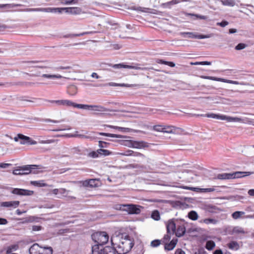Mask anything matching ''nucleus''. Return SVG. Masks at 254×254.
I'll return each mask as SVG.
<instances>
[{
	"mask_svg": "<svg viewBox=\"0 0 254 254\" xmlns=\"http://www.w3.org/2000/svg\"><path fill=\"white\" fill-rule=\"evenodd\" d=\"M199 223H205L206 224H216L217 223H218V220H216V219H213V218H206V219H201L200 220H199Z\"/></svg>",
	"mask_w": 254,
	"mask_h": 254,
	"instance_id": "nucleus-27",
	"label": "nucleus"
},
{
	"mask_svg": "<svg viewBox=\"0 0 254 254\" xmlns=\"http://www.w3.org/2000/svg\"><path fill=\"white\" fill-rule=\"evenodd\" d=\"M71 67L69 66H61L57 67L56 69L60 70V69H71Z\"/></svg>",
	"mask_w": 254,
	"mask_h": 254,
	"instance_id": "nucleus-52",
	"label": "nucleus"
},
{
	"mask_svg": "<svg viewBox=\"0 0 254 254\" xmlns=\"http://www.w3.org/2000/svg\"><path fill=\"white\" fill-rule=\"evenodd\" d=\"M82 106H83V107L80 108V109H91L97 112H106L108 111V110L102 106L99 105H83L82 104Z\"/></svg>",
	"mask_w": 254,
	"mask_h": 254,
	"instance_id": "nucleus-15",
	"label": "nucleus"
},
{
	"mask_svg": "<svg viewBox=\"0 0 254 254\" xmlns=\"http://www.w3.org/2000/svg\"><path fill=\"white\" fill-rule=\"evenodd\" d=\"M112 67L114 68H125L135 69H140V68L139 67L132 66V65H126V64H115L113 65Z\"/></svg>",
	"mask_w": 254,
	"mask_h": 254,
	"instance_id": "nucleus-22",
	"label": "nucleus"
},
{
	"mask_svg": "<svg viewBox=\"0 0 254 254\" xmlns=\"http://www.w3.org/2000/svg\"><path fill=\"white\" fill-rule=\"evenodd\" d=\"M67 190H65V189L61 188L59 189V193L64 194L66 192H67Z\"/></svg>",
	"mask_w": 254,
	"mask_h": 254,
	"instance_id": "nucleus-56",
	"label": "nucleus"
},
{
	"mask_svg": "<svg viewBox=\"0 0 254 254\" xmlns=\"http://www.w3.org/2000/svg\"><path fill=\"white\" fill-rule=\"evenodd\" d=\"M175 254H186V253L182 249H178L176 251Z\"/></svg>",
	"mask_w": 254,
	"mask_h": 254,
	"instance_id": "nucleus-55",
	"label": "nucleus"
},
{
	"mask_svg": "<svg viewBox=\"0 0 254 254\" xmlns=\"http://www.w3.org/2000/svg\"><path fill=\"white\" fill-rule=\"evenodd\" d=\"M77 92V88L74 86H71L68 88L67 93L70 95L73 96Z\"/></svg>",
	"mask_w": 254,
	"mask_h": 254,
	"instance_id": "nucleus-36",
	"label": "nucleus"
},
{
	"mask_svg": "<svg viewBox=\"0 0 254 254\" xmlns=\"http://www.w3.org/2000/svg\"><path fill=\"white\" fill-rule=\"evenodd\" d=\"M8 28H9L8 26L6 25L0 23V32L3 31Z\"/></svg>",
	"mask_w": 254,
	"mask_h": 254,
	"instance_id": "nucleus-48",
	"label": "nucleus"
},
{
	"mask_svg": "<svg viewBox=\"0 0 254 254\" xmlns=\"http://www.w3.org/2000/svg\"><path fill=\"white\" fill-rule=\"evenodd\" d=\"M34 220V216H31L26 218V220L25 221L27 222H33Z\"/></svg>",
	"mask_w": 254,
	"mask_h": 254,
	"instance_id": "nucleus-54",
	"label": "nucleus"
},
{
	"mask_svg": "<svg viewBox=\"0 0 254 254\" xmlns=\"http://www.w3.org/2000/svg\"><path fill=\"white\" fill-rule=\"evenodd\" d=\"M213 254H223V253L221 250H217L214 252Z\"/></svg>",
	"mask_w": 254,
	"mask_h": 254,
	"instance_id": "nucleus-63",
	"label": "nucleus"
},
{
	"mask_svg": "<svg viewBox=\"0 0 254 254\" xmlns=\"http://www.w3.org/2000/svg\"><path fill=\"white\" fill-rule=\"evenodd\" d=\"M224 231L227 234H234L238 232V228L237 227L228 226L225 228Z\"/></svg>",
	"mask_w": 254,
	"mask_h": 254,
	"instance_id": "nucleus-23",
	"label": "nucleus"
},
{
	"mask_svg": "<svg viewBox=\"0 0 254 254\" xmlns=\"http://www.w3.org/2000/svg\"><path fill=\"white\" fill-rule=\"evenodd\" d=\"M166 227L167 233L172 234L173 235L175 233L176 226V224L173 220H170L168 221L166 225Z\"/></svg>",
	"mask_w": 254,
	"mask_h": 254,
	"instance_id": "nucleus-19",
	"label": "nucleus"
},
{
	"mask_svg": "<svg viewBox=\"0 0 254 254\" xmlns=\"http://www.w3.org/2000/svg\"><path fill=\"white\" fill-rule=\"evenodd\" d=\"M19 201H10L2 202L1 204V206L5 207H12L15 208L19 205Z\"/></svg>",
	"mask_w": 254,
	"mask_h": 254,
	"instance_id": "nucleus-21",
	"label": "nucleus"
},
{
	"mask_svg": "<svg viewBox=\"0 0 254 254\" xmlns=\"http://www.w3.org/2000/svg\"><path fill=\"white\" fill-rule=\"evenodd\" d=\"M103 126L104 127H108V128H112V129H115L116 130H118V131H120L122 132H142V131L139 130H134V129H131L130 128H128V127H121L110 125H103Z\"/></svg>",
	"mask_w": 254,
	"mask_h": 254,
	"instance_id": "nucleus-8",
	"label": "nucleus"
},
{
	"mask_svg": "<svg viewBox=\"0 0 254 254\" xmlns=\"http://www.w3.org/2000/svg\"><path fill=\"white\" fill-rule=\"evenodd\" d=\"M127 145V144H126ZM127 146L135 148H142L148 147L146 144H127Z\"/></svg>",
	"mask_w": 254,
	"mask_h": 254,
	"instance_id": "nucleus-33",
	"label": "nucleus"
},
{
	"mask_svg": "<svg viewBox=\"0 0 254 254\" xmlns=\"http://www.w3.org/2000/svg\"><path fill=\"white\" fill-rule=\"evenodd\" d=\"M111 154V152L108 150L99 149L96 151H92L88 153V156L96 158L99 157L101 155H104L105 156L109 155Z\"/></svg>",
	"mask_w": 254,
	"mask_h": 254,
	"instance_id": "nucleus-10",
	"label": "nucleus"
},
{
	"mask_svg": "<svg viewBox=\"0 0 254 254\" xmlns=\"http://www.w3.org/2000/svg\"><path fill=\"white\" fill-rule=\"evenodd\" d=\"M36 165H28L19 167V169L13 170V174L16 175H22L29 174L34 169Z\"/></svg>",
	"mask_w": 254,
	"mask_h": 254,
	"instance_id": "nucleus-6",
	"label": "nucleus"
},
{
	"mask_svg": "<svg viewBox=\"0 0 254 254\" xmlns=\"http://www.w3.org/2000/svg\"><path fill=\"white\" fill-rule=\"evenodd\" d=\"M232 216L235 219H238V211H235L234 213H233L232 214Z\"/></svg>",
	"mask_w": 254,
	"mask_h": 254,
	"instance_id": "nucleus-59",
	"label": "nucleus"
},
{
	"mask_svg": "<svg viewBox=\"0 0 254 254\" xmlns=\"http://www.w3.org/2000/svg\"><path fill=\"white\" fill-rule=\"evenodd\" d=\"M228 247L232 250H237L238 249V244L236 242H231L227 244Z\"/></svg>",
	"mask_w": 254,
	"mask_h": 254,
	"instance_id": "nucleus-35",
	"label": "nucleus"
},
{
	"mask_svg": "<svg viewBox=\"0 0 254 254\" xmlns=\"http://www.w3.org/2000/svg\"><path fill=\"white\" fill-rule=\"evenodd\" d=\"M125 205H126V204H117L114 205V208L118 210L125 211Z\"/></svg>",
	"mask_w": 254,
	"mask_h": 254,
	"instance_id": "nucleus-39",
	"label": "nucleus"
},
{
	"mask_svg": "<svg viewBox=\"0 0 254 254\" xmlns=\"http://www.w3.org/2000/svg\"><path fill=\"white\" fill-rule=\"evenodd\" d=\"M20 139L23 141V143H37L36 141L32 140L28 136H25L22 134L19 133L16 136L14 137V140L16 142Z\"/></svg>",
	"mask_w": 254,
	"mask_h": 254,
	"instance_id": "nucleus-16",
	"label": "nucleus"
},
{
	"mask_svg": "<svg viewBox=\"0 0 254 254\" xmlns=\"http://www.w3.org/2000/svg\"><path fill=\"white\" fill-rule=\"evenodd\" d=\"M109 85L112 86H121L125 87H140L142 86L141 85L139 84L116 83L114 82H111L109 83Z\"/></svg>",
	"mask_w": 254,
	"mask_h": 254,
	"instance_id": "nucleus-20",
	"label": "nucleus"
},
{
	"mask_svg": "<svg viewBox=\"0 0 254 254\" xmlns=\"http://www.w3.org/2000/svg\"><path fill=\"white\" fill-rule=\"evenodd\" d=\"M156 62L158 64L167 65L170 67H174L175 64L172 62H167L161 59H157Z\"/></svg>",
	"mask_w": 254,
	"mask_h": 254,
	"instance_id": "nucleus-29",
	"label": "nucleus"
},
{
	"mask_svg": "<svg viewBox=\"0 0 254 254\" xmlns=\"http://www.w3.org/2000/svg\"><path fill=\"white\" fill-rule=\"evenodd\" d=\"M26 211H21L19 209H17L16 211V213L18 215H20L22 214L25 213Z\"/></svg>",
	"mask_w": 254,
	"mask_h": 254,
	"instance_id": "nucleus-62",
	"label": "nucleus"
},
{
	"mask_svg": "<svg viewBox=\"0 0 254 254\" xmlns=\"http://www.w3.org/2000/svg\"><path fill=\"white\" fill-rule=\"evenodd\" d=\"M188 217L190 219L195 221L198 219V216L196 211L192 210L188 213Z\"/></svg>",
	"mask_w": 254,
	"mask_h": 254,
	"instance_id": "nucleus-30",
	"label": "nucleus"
},
{
	"mask_svg": "<svg viewBox=\"0 0 254 254\" xmlns=\"http://www.w3.org/2000/svg\"><path fill=\"white\" fill-rule=\"evenodd\" d=\"M176 235L178 237H181L183 236L186 232V228L184 225H180L178 226L176 232Z\"/></svg>",
	"mask_w": 254,
	"mask_h": 254,
	"instance_id": "nucleus-25",
	"label": "nucleus"
},
{
	"mask_svg": "<svg viewBox=\"0 0 254 254\" xmlns=\"http://www.w3.org/2000/svg\"><path fill=\"white\" fill-rule=\"evenodd\" d=\"M78 0H61V3L64 4H69L72 3H77Z\"/></svg>",
	"mask_w": 254,
	"mask_h": 254,
	"instance_id": "nucleus-41",
	"label": "nucleus"
},
{
	"mask_svg": "<svg viewBox=\"0 0 254 254\" xmlns=\"http://www.w3.org/2000/svg\"><path fill=\"white\" fill-rule=\"evenodd\" d=\"M81 184L85 188H96L99 186V181L98 179H91L81 181Z\"/></svg>",
	"mask_w": 254,
	"mask_h": 254,
	"instance_id": "nucleus-11",
	"label": "nucleus"
},
{
	"mask_svg": "<svg viewBox=\"0 0 254 254\" xmlns=\"http://www.w3.org/2000/svg\"><path fill=\"white\" fill-rule=\"evenodd\" d=\"M151 217L152 219H153L155 220L158 221L160 220V216L159 212L157 210L153 211Z\"/></svg>",
	"mask_w": 254,
	"mask_h": 254,
	"instance_id": "nucleus-34",
	"label": "nucleus"
},
{
	"mask_svg": "<svg viewBox=\"0 0 254 254\" xmlns=\"http://www.w3.org/2000/svg\"><path fill=\"white\" fill-rule=\"evenodd\" d=\"M202 191L203 192H211L215 190L214 188H206V189H202Z\"/></svg>",
	"mask_w": 254,
	"mask_h": 254,
	"instance_id": "nucleus-49",
	"label": "nucleus"
},
{
	"mask_svg": "<svg viewBox=\"0 0 254 254\" xmlns=\"http://www.w3.org/2000/svg\"><path fill=\"white\" fill-rule=\"evenodd\" d=\"M52 103H56L59 105H63L67 107H73L74 108H82L83 106L82 104H78L75 103H74L68 100H51L49 101Z\"/></svg>",
	"mask_w": 254,
	"mask_h": 254,
	"instance_id": "nucleus-7",
	"label": "nucleus"
},
{
	"mask_svg": "<svg viewBox=\"0 0 254 254\" xmlns=\"http://www.w3.org/2000/svg\"><path fill=\"white\" fill-rule=\"evenodd\" d=\"M42 229L41 226H33L32 227V230L34 231H38L41 230Z\"/></svg>",
	"mask_w": 254,
	"mask_h": 254,
	"instance_id": "nucleus-51",
	"label": "nucleus"
},
{
	"mask_svg": "<svg viewBox=\"0 0 254 254\" xmlns=\"http://www.w3.org/2000/svg\"><path fill=\"white\" fill-rule=\"evenodd\" d=\"M237 175H238V172H236L234 173H224L218 174L217 178L219 180L232 179L238 178Z\"/></svg>",
	"mask_w": 254,
	"mask_h": 254,
	"instance_id": "nucleus-14",
	"label": "nucleus"
},
{
	"mask_svg": "<svg viewBox=\"0 0 254 254\" xmlns=\"http://www.w3.org/2000/svg\"><path fill=\"white\" fill-rule=\"evenodd\" d=\"M177 242V239H173L169 243H166L164 247L165 250L167 251L172 250L175 247Z\"/></svg>",
	"mask_w": 254,
	"mask_h": 254,
	"instance_id": "nucleus-24",
	"label": "nucleus"
},
{
	"mask_svg": "<svg viewBox=\"0 0 254 254\" xmlns=\"http://www.w3.org/2000/svg\"><path fill=\"white\" fill-rule=\"evenodd\" d=\"M92 239L95 243L94 245L102 248L103 245L108 242L109 236L106 232H97L92 235Z\"/></svg>",
	"mask_w": 254,
	"mask_h": 254,
	"instance_id": "nucleus-3",
	"label": "nucleus"
},
{
	"mask_svg": "<svg viewBox=\"0 0 254 254\" xmlns=\"http://www.w3.org/2000/svg\"><path fill=\"white\" fill-rule=\"evenodd\" d=\"M172 234H168L167 233L166 235H165L164 236L163 238V241L164 243H166L167 242L169 241L171 239V235Z\"/></svg>",
	"mask_w": 254,
	"mask_h": 254,
	"instance_id": "nucleus-45",
	"label": "nucleus"
},
{
	"mask_svg": "<svg viewBox=\"0 0 254 254\" xmlns=\"http://www.w3.org/2000/svg\"><path fill=\"white\" fill-rule=\"evenodd\" d=\"M19 248L17 244L12 245L7 247L6 254L12 253L13 252L16 251Z\"/></svg>",
	"mask_w": 254,
	"mask_h": 254,
	"instance_id": "nucleus-28",
	"label": "nucleus"
},
{
	"mask_svg": "<svg viewBox=\"0 0 254 254\" xmlns=\"http://www.w3.org/2000/svg\"><path fill=\"white\" fill-rule=\"evenodd\" d=\"M61 9L62 11L64 10L66 13L74 15L80 14L82 12L81 8L78 7H64Z\"/></svg>",
	"mask_w": 254,
	"mask_h": 254,
	"instance_id": "nucleus-17",
	"label": "nucleus"
},
{
	"mask_svg": "<svg viewBox=\"0 0 254 254\" xmlns=\"http://www.w3.org/2000/svg\"><path fill=\"white\" fill-rule=\"evenodd\" d=\"M247 45L243 43H239V50H242L246 48Z\"/></svg>",
	"mask_w": 254,
	"mask_h": 254,
	"instance_id": "nucleus-60",
	"label": "nucleus"
},
{
	"mask_svg": "<svg viewBox=\"0 0 254 254\" xmlns=\"http://www.w3.org/2000/svg\"><path fill=\"white\" fill-rule=\"evenodd\" d=\"M215 247V244L213 241L210 240L206 242L205 248L208 251L212 250Z\"/></svg>",
	"mask_w": 254,
	"mask_h": 254,
	"instance_id": "nucleus-31",
	"label": "nucleus"
},
{
	"mask_svg": "<svg viewBox=\"0 0 254 254\" xmlns=\"http://www.w3.org/2000/svg\"><path fill=\"white\" fill-rule=\"evenodd\" d=\"M62 121H57V120H51V119H46V122H52V123H59L61 122H62Z\"/></svg>",
	"mask_w": 254,
	"mask_h": 254,
	"instance_id": "nucleus-57",
	"label": "nucleus"
},
{
	"mask_svg": "<svg viewBox=\"0 0 254 254\" xmlns=\"http://www.w3.org/2000/svg\"><path fill=\"white\" fill-rule=\"evenodd\" d=\"M204 78L205 79H211V80H213L220 81V79H219V78L217 79V78H216L215 77L205 76Z\"/></svg>",
	"mask_w": 254,
	"mask_h": 254,
	"instance_id": "nucleus-53",
	"label": "nucleus"
},
{
	"mask_svg": "<svg viewBox=\"0 0 254 254\" xmlns=\"http://www.w3.org/2000/svg\"><path fill=\"white\" fill-rule=\"evenodd\" d=\"M42 77L48 78H61L62 77L61 75H51L48 74H43Z\"/></svg>",
	"mask_w": 254,
	"mask_h": 254,
	"instance_id": "nucleus-37",
	"label": "nucleus"
},
{
	"mask_svg": "<svg viewBox=\"0 0 254 254\" xmlns=\"http://www.w3.org/2000/svg\"><path fill=\"white\" fill-rule=\"evenodd\" d=\"M8 221L6 219L0 218V225H6Z\"/></svg>",
	"mask_w": 254,
	"mask_h": 254,
	"instance_id": "nucleus-50",
	"label": "nucleus"
},
{
	"mask_svg": "<svg viewBox=\"0 0 254 254\" xmlns=\"http://www.w3.org/2000/svg\"><path fill=\"white\" fill-rule=\"evenodd\" d=\"M125 211L127 212L128 214H139L141 212V206L133 204H126L125 206Z\"/></svg>",
	"mask_w": 254,
	"mask_h": 254,
	"instance_id": "nucleus-9",
	"label": "nucleus"
},
{
	"mask_svg": "<svg viewBox=\"0 0 254 254\" xmlns=\"http://www.w3.org/2000/svg\"><path fill=\"white\" fill-rule=\"evenodd\" d=\"M133 153V151L132 150H128L126 153H124L125 155H131Z\"/></svg>",
	"mask_w": 254,
	"mask_h": 254,
	"instance_id": "nucleus-64",
	"label": "nucleus"
},
{
	"mask_svg": "<svg viewBox=\"0 0 254 254\" xmlns=\"http://www.w3.org/2000/svg\"><path fill=\"white\" fill-rule=\"evenodd\" d=\"M200 116L211 118L213 119H217L221 120H227L229 122L234 120V119L232 118L228 117L224 115H217L214 113L206 114L205 115H201Z\"/></svg>",
	"mask_w": 254,
	"mask_h": 254,
	"instance_id": "nucleus-12",
	"label": "nucleus"
},
{
	"mask_svg": "<svg viewBox=\"0 0 254 254\" xmlns=\"http://www.w3.org/2000/svg\"><path fill=\"white\" fill-rule=\"evenodd\" d=\"M11 165V164H9V163H0V168H6L7 167H8Z\"/></svg>",
	"mask_w": 254,
	"mask_h": 254,
	"instance_id": "nucleus-46",
	"label": "nucleus"
},
{
	"mask_svg": "<svg viewBox=\"0 0 254 254\" xmlns=\"http://www.w3.org/2000/svg\"><path fill=\"white\" fill-rule=\"evenodd\" d=\"M192 254H208L203 248H200L194 251Z\"/></svg>",
	"mask_w": 254,
	"mask_h": 254,
	"instance_id": "nucleus-38",
	"label": "nucleus"
},
{
	"mask_svg": "<svg viewBox=\"0 0 254 254\" xmlns=\"http://www.w3.org/2000/svg\"><path fill=\"white\" fill-rule=\"evenodd\" d=\"M28 11H42L47 12H62L61 8H30L27 10Z\"/></svg>",
	"mask_w": 254,
	"mask_h": 254,
	"instance_id": "nucleus-18",
	"label": "nucleus"
},
{
	"mask_svg": "<svg viewBox=\"0 0 254 254\" xmlns=\"http://www.w3.org/2000/svg\"><path fill=\"white\" fill-rule=\"evenodd\" d=\"M96 133L98 134L99 135H101L112 137H116V138H127V137L126 136H123V135H118V134H112V133H105V132H97Z\"/></svg>",
	"mask_w": 254,
	"mask_h": 254,
	"instance_id": "nucleus-26",
	"label": "nucleus"
},
{
	"mask_svg": "<svg viewBox=\"0 0 254 254\" xmlns=\"http://www.w3.org/2000/svg\"><path fill=\"white\" fill-rule=\"evenodd\" d=\"M190 64L191 65H210V62H195V63H191Z\"/></svg>",
	"mask_w": 254,
	"mask_h": 254,
	"instance_id": "nucleus-44",
	"label": "nucleus"
},
{
	"mask_svg": "<svg viewBox=\"0 0 254 254\" xmlns=\"http://www.w3.org/2000/svg\"><path fill=\"white\" fill-rule=\"evenodd\" d=\"M248 194L251 196H254V189H251L248 191Z\"/></svg>",
	"mask_w": 254,
	"mask_h": 254,
	"instance_id": "nucleus-61",
	"label": "nucleus"
},
{
	"mask_svg": "<svg viewBox=\"0 0 254 254\" xmlns=\"http://www.w3.org/2000/svg\"><path fill=\"white\" fill-rule=\"evenodd\" d=\"M30 254H52L53 249L51 247H42L38 244H33L29 250Z\"/></svg>",
	"mask_w": 254,
	"mask_h": 254,
	"instance_id": "nucleus-4",
	"label": "nucleus"
},
{
	"mask_svg": "<svg viewBox=\"0 0 254 254\" xmlns=\"http://www.w3.org/2000/svg\"><path fill=\"white\" fill-rule=\"evenodd\" d=\"M152 130L157 132H161L170 134H175L180 128L172 125H155L152 127Z\"/></svg>",
	"mask_w": 254,
	"mask_h": 254,
	"instance_id": "nucleus-2",
	"label": "nucleus"
},
{
	"mask_svg": "<svg viewBox=\"0 0 254 254\" xmlns=\"http://www.w3.org/2000/svg\"><path fill=\"white\" fill-rule=\"evenodd\" d=\"M21 4H14V3H9V4H0V8L6 7L7 8H12L15 7L20 6Z\"/></svg>",
	"mask_w": 254,
	"mask_h": 254,
	"instance_id": "nucleus-32",
	"label": "nucleus"
},
{
	"mask_svg": "<svg viewBox=\"0 0 254 254\" xmlns=\"http://www.w3.org/2000/svg\"><path fill=\"white\" fill-rule=\"evenodd\" d=\"M42 219L40 217H38L37 216H34V220L33 222H39Z\"/></svg>",
	"mask_w": 254,
	"mask_h": 254,
	"instance_id": "nucleus-58",
	"label": "nucleus"
},
{
	"mask_svg": "<svg viewBox=\"0 0 254 254\" xmlns=\"http://www.w3.org/2000/svg\"><path fill=\"white\" fill-rule=\"evenodd\" d=\"M12 193L18 195H31L33 194L34 191L28 190L15 188L13 189L11 191Z\"/></svg>",
	"mask_w": 254,
	"mask_h": 254,
	"instance_id": "nucleus-13",
	"label": "nucleus"
},
{
	"mask_svg": "<svg viewBox=\"0 0 254 254\" xmlns=\"http://www.w3.org/2000/svg\"><path fill=\"white\" fill-rule=\"evenodd\" d=\"M228 24V22L227 21H222L221 22H218V23H217V25H220V26H221V27H223L226 26Z\"/></svg>",
	"mask_w": 254,
	"mask_h": 254,
	"instance_id": "nucleus-47",
	"label": "nucleus"
},
{
	"mask_svg": "<svg viewBox=\"0 0 254 254\" xmlns=\"http://www.w3.org/2000/svg\"><path fill=\"white\" fill-rule=\"evenodd\" d=\"M92 254H116L115 249L113 247L107 246L100 248L98 245H94L92 247Z\"/></svg>",
	"mask_w": 254,
	"mask_h": 254,
	"instance_id": "nucleus-5",
	"label": "nucleus"
},
{
	"mask_svg": "<svg viewBox=\"0 0 254 254\" xmlns=\"http://www.w3.org/2000/svg\"><path fill=\"white\" fill-rule=\"evenodd\" d=\"M160 244V241L159 240H155L151 242V246L153 247H157Z\"/></svg>",
	"mask_w": 254,
	"mask_h": 254,
	"instance_id": "nucleus-43",
	"label": "nucleus"
},
{
	"mask_svg": "<svg viewBox=\"0 0 254 254\" xmlns=\"http://www.w3.org/2000/svg\"><path fill=\"white\" fill-rule=\"evenodd\" d=\"M118 239L117 237L111 238L112 245L115 252L118 254H126L129 252L133 246L132 240L128 235H125V237H122V240L119 244L115 243L114 242Z\"/></svg>",
	"mask_w": 254,
	"mask_h": 254,
	"instance_id": "nucleus-1",
	"label": "nucleus"
},
{
	"mask_svg": "<svg viewBox=\"0 0 254 254\" xmlns=\"http://www.w3.org/2000/svg\"><path fill=\"white\" fill-rule=\"evenodd\" d=\"M31 184L34 186L40 187H45L47 186L46 184L43 182V181H32L31 182Z\"/></svg>",
	"mask_w": 254,
	"mask_h": 254,
	"instance_id": "nucleus-40",
	"label": "nucleus"
},
{
	"mask_svg": "<svg viewBox=\"0 0 254 254\" xmlns=\"http://www.w3.org/2000/svg\"><path fill=\"white\" fill-rule=\"evenodd\" d=\"M253 173L251 172H239V178H243L245 176H249L251 174H252Z\"/></svg>",
	"mask_w": 254,
	"mask_h": 254,
	"instance_id": "nucleus-42",
	"label": "nucleus"
}]
</instances>
